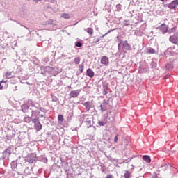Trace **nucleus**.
Returning <instances> with one entry per match:
<instances>
[{
  "instance_id": "nucleus-1",
  "label": "nucleus",
  "mask_w": 178,
  "mask_h": 178,
  "mask_svg": "<svg viewBox=\"0 0 178 178\" xmlns=\"http://www.w3.org/2000/svg\"><path fill=\"white\" fill-rule=\"evenodd\" d=\"M32 122L34 123L35 130H36V131H41L42 124H41V122H40V118H33Z\"/></svg>"
},
{
  "instance_id": "nucleus-2",
  "label": "nucleus",
  "mask_w": 178,
  "mask_h": 178,
  "mask_svg": "<svg viewBox=\"0 0 178 178\" xmlns=\"http://www.w3.org/2000/svg\"><path fill=\"white\" fill-rule=\"evenodd\" d=\"M31 106L33 108H31L32 110V118H38L40 115V111L37 109L40 108V106L38 104H31ZM34 108L36 110H34Z\"/></svg>"
},
{
  "instance_id": "nucleus-3",
  "label": "nucleus",
  "mask_w": 178,
  "mask_h": 178,
  "mask_svg": "<svg viewBox=\"0 0 178 178\" xmlns=\"http://www.w3.org/2000/svg\"><path fill=\"white\" fill-rule=\"evenodd\" d=\"M80 90H71L69 94L70 98H77L80 95Z\"/></svg>"
},
{
  "instance_id": "nucleus-4",
  "label": "nucleus",
  "mask_w": 178,
  "mask_h": 178,
  "mask_svg": "<svg viewBox=\"0 0 178 178\" xmlns=\"http://www.w3.org/2000/svg\"><path fill=\"white\" fill-rule=\"evenodd\" d=\"M40 69L42 72H45V73H52V72L55 70V68L51 67L49 66H46V67L41 66Z\"/></svg>"
},
{
  "instance_id": "nucleus-5",
  "label": "nucleus",
  "mask_w": 178,
  "mask_h": 178,
  "mask_svg": "<svg viewBox=\"0 0 178 178\" xmlns=\"http://www.w3.org/2000/svg\"><path fill=\"white\" fill-rule=\"evenodd\" d=\"M12 154V152L10 150V148H7L4 152H3V159H6V158H9L10 156V154Z\"/></svg>"
},
{
  "instance_id": "nucleus-6",
  "label": "nucleus",
  "mask_w": 178,
  "mask_h": 178,
  "mask_svg": "<svg viewBox=\"0 0 178 178\" xmlns=\"http://www.w3.org/2000/svg\"><path fill=\"white\" fill-rule=\"evenodd\" d=\"M158 30H160V31L163 33L165 34V33H168V26L165 24H162L160 26H159Z\"/></svg>"
},
{
  "instance_id": "nucleus-7",
  "label": "nucleus",
  "mask_w": 178,
  "mask_h": 178,
  "mask_svg": "<svg viewBox=\"0 0 178 178\" xmlns=\"http://www.w3.org/2000/svg\"><path fill=\"white\" fill-rule=\"evenodd\" d=\"M108 105H109V103L108 102L104 100V102H102V104L100 106L102 112H105V111H106L108 109Z\"/></svg>"
},
{
  "instance_id": "nucleus-8",
  "label": "nucleus",
  "mask_w": 178,
  "mask_h": 178,
  "mask_svg": "<svg viewBox=\"0 0 178 178\" xmlns=\"http://www.w3.org/2000/svg\"><path fill=\"white\" fill-rule=\"evenodd\" d=\"M177 5L178 0H174L168 5V8H169V9H175V8H177Z\"/></svg>"
},
{
  "instance_id": "nucleus-9",
  "label": "nucleus",
  "mask_w": 178,
  "mask_h": 178,
  "mask_svg": "<svg viewBox=\"0 0 178 178\" xmlns=\"http://www.w3.org/2000/svg\"><path fill=\"white\" fill-rule=\"evenodd\" d=\"M101 63L105 66H109V58L106 56H103L101 59Z\"/></svg>"
},
{
  "instance_id": "nucleus-10",
  "label": "nucleus",
  "mask_w": 178,
  "mask_h": 178,
  "mask_svg": "<svg viewBox=\"0 0 178 178\" xmlns=\"http://www.w3.org/2000/svg\"><path fill=\"white\" fill-rule=\"evenodd\" d=\"M8 88V80H2L0 81V90Z\"/></svg>"
},
{
  "instance_id": "nucleus-11",
  "label": "nucleus",
  "mask_w": 178,
  "mask_h": 178,
  "mask_svg": "<svg viewBox=\"0 0 178 178\" xmlns=\"http://www.w3.org/2000/svg\"><path fill=\"white\" fill-rule=\"evenodd\" d=\"M95 74L94 73V71H92V70L91 68H88L86 70V76H88L90 79H92V77H94Z\"/></svg>"
},
{
  "instance_id": "nucleus-12",
  "label": "nucleus",
  "mask_w": 178,
  "mask_h": 178,
  "mask_svg": "<svg viewBox=\"0 0 178 178\" xmlns=\"http://www.w3.org/2000/svg\"><path fill=\"white\" fill-rule=\"evenodd\" d=\"M170 41L172 42V44H175L176 45H178V38L177 36H170Z\"/></svg>"
},
{
  "instance_id": "nucleus-13",
  "label": "nucleus",
  "mask_w": 178,
  "mask_h": 178,
  "mask_svg": "<svg viewBox=\"0 0 178 178\" xmlns=\"http://www.w3.org/2000/svg\"><path fill=\"white\" fill-rule=\"evenodd\" d=\"M122 47L124 49H126V51H129V49H130V45L127 42V40H125L122 42Z\"/></svg>"
},
{
  "instance_id": "nucleus-14",
  "label": "nucleus",
  "mask_w": 178,
  "mask_h": 178,
  "mask_svg": "<svg viewBox=\"0 0 178 178\" xmlns=\"http://www.w3.org/2000/svg\"><path fill=\"white\" fill-rule=\"evenodd\" d=\"M29 108H30V104L29 103L24 104L21 106L22 112H26V111H27V109H29Z\"/></svg>"
},
{
  "instance_id": "nucleus-15",
  "label": "nucleus",
  "mask_w": 178,
  "mask_h": 178,
  "mask_svg": "<svg viewBox=\"0 0 178 178\" xmlns=\"http://www.w3.org/2000/svg\"><path fill=\"white\" fill-rule=\"evenodd\" d=\"M85 108H86V110L87 111V112H88V111H90V109H91V102H86L84 104H83Z\"/></svg>"
},
{
  "instance_id": "nucleus-16",
  "label": "nucleus",
  "mask_w": 178,
  "mask_h": 178,
  "mask_svg": "<svg viewBox=\"0 0 178 178\" xmlns=\"http://www.w3.org/2000/svg\"><path fill=\"white\" fill-rule=\"evenodd\" d=\"M143 159L145 161V162H147V163H149L151 162V157L148 155H144L143 156Z\"/></svg>"
},
{
  "instance_id": "nucleus-17",
  "label": "nucleus",
  "mask_w": 178,
  "mask_h": 178,
  "mask_svg": "<svg viewBox=\"0 0 178 178\" xmlns=\"http://www.w3.org/2000/svg\"><path fill=\"white\" fill-rule=\"evenodd\" d=\"M108 94V85L103 83V95Z\"/></svg>"
},
{
  "instance_id": "nucleus-18",
  "label": "nucleus",
  "mask_w": 178,
  "mask_h": 178,
  "mask_svg": "<svg viewBox=\"0 0 178 178\" xmlns=\"http://www.w3.org/2000/svg\"><path fill=\"white\" fill-rule=\"evenodd\" d=\"M84 31H86L88 34H90V35H92L94 34V29H92V28L85 29Z\"/></svg>"
},
{
  "instance_id": "nucleus-19",
  "label": "nucleus",
  "mask_w": 178,
  "mask_h": 178,
  "mask_svg": "<svg viewBox=\"0 0 178 178\" xmlns=\"http://www.w3.org/2000/svg\"><path fill=\"white\" fill-rule=\"evenodd\" d=\"M17 175L27 176L30 175V171H17Z\"/></svg>"
},
{
  "instance_id": "nucleus-20",
  "label": "nucleus",
  "mask_w": 178,
  "mask_h": 178,
  "mask_svg": "<svg viewBox=\"0 0 178 178\" xmlns=\"http://www.w3.org/2000/svg\"><path fill=\"white\" fill-rule=\"evenodd\" d=\"M61 17H63V19H70V17H70V14L69 13H63Z\"/></svg>"
},
{
  "instance_id": "nucleus-21",
  "label": "nucleus",
  "mask_w": 178,
  "mask_h": 178,
  "mask_svg": "<svg viewBox=\"0 0 178 178\" xmlns=\"http://www.w3.org/2000/svg\"><path fill=\"white\" fill-rule=\"evenodd\" d=\"M124 178H130V177H131V174L130 173V172L127 170L124 172Z\"/></svg>"
},
{
  "instance_id": "nucleus-22",
  "label": "nucleus",
  "mask_w": 178,
  "mask_h": 178,
  "mask_svg": "<svg viewBox=\"0 0 178 178\" xmlns=\"http://www.w3.org/2000/svg\"><path fill=\"white\" fill-rule=\"evenodd\" d=\"M147 54H155V49L153 48L149 47L147 49Z\"/></svg>"
},
{
  "instance_id": "nucleus-23",
  "label": "nucleus",
  "mask_w": 178,
  "mask_h": 178,
  "mask_svg": "<svg viewBox=\"0 0 178 178\" xmlns=\"http://www.w3.org/2000/svg\"><path fill=\"white\" fill-rule=\"evenodd\" d=\"M6 79H12V77H13V75L12 74V72H6Z\"/></svg>"
},
{
  "instance_id": "nucleus-24",
  "label": "nucleus",
  "mask_w": 178,
  "mask_h": 178,
  "mask_svg": "<svg viewBox=\"0 0 178 178\" xmlns=\"http://www.w3.org/2000/svg\"><path fill=\"white\" fill-rule=\"evenodd\" d=\"M25 123H30V122H33V119L31 117H25L24 119Z\"/></svg>"
},
{
  "instance_id": "nucleus-25",
  "label": "nucleus",
  "mask_w": 178,
  "mask_h": 178,
  "mask_svg": "<svg viewBox=\"0 0 178 178\" xmlns=\"http://www.w3.org/2000/svg\"><path fill=\"white\" fill-rule=\"evenodd\" d=\"M134 35H137L138 37H141V35H143V33L140 31H135Z\"/></svg>"
},
{
  "instance_id": "nucleus-26",
  "label": "nucleus",
  "mask_w": 178,
  "mask_h": 178,
  "mask_svg": "<svg viewBox=\"0 0 178 178\" xmlns=\"http://www.w3.org/2000/svg\"><path fill=\"white\" fill-rule=\"evenodd\" d=\"M75 47H78V48H81L83 47V43L81 42L78 41L75 43Z\"/></svg>"
},
{
  "instance_id": "nucleus-27",
  "label": "nucleus",
  "mask_w": 178,
  "mask_h": 178,
  "mask_svg": "<svg viewBox=\"0 0 178 178\" xmlns=\"http://www.w3.org/2000/svg\"><path fill=\"white\" fill-rule=\"evenodd\" d=\"M75 65H79L80 63V57H76L74 60Z\"/></svg>"
},
{
  "instance_id": "nucleus-28",
  "label": "nucleus",
  "mask_w": 178,
  "mask_h": 178,
  "mask_svg": "<svg viewBox=\"0 0 178 178\" xmlns=\"http://www.w3.org/2000/svg\"><path fill=\"white\" fill-rule=\"evenodd\" d=\"M17 166V164L16 163V161H13L11 163V168L13 169H15Z\"/></svg>"
},
{
  "instance_id": "nucleus-29",
  "label": "nucleus",
  "mask_w": 178,
  "mask_h": 178,
  "mask_svg": "<svg viewBox=\"0 0 178 178\" xmlns=\"http://www.w3.org/2000/svg\"><path fill=\"white\" fill-rule=\"evenodd\" d=\"M15 22H16V23H17L18 24H20V26H21L22 27H24V29H26V30H28V31H29V33H31V31L29 28H27V27L25 26L24 25H23V24H22L17 22V21H15Z\"/></svg>"
},
{
  "instance_id": "nucleus-30",
  "label": "nucleus",
  "mask_w": 178,
  "mask_h": 178,
  "mask_svg": "<svg viewBox=\"0 0 178 178\" xmlns=\"http://www.w3.org/2000/svg\"><path fill=\"white\" fill-rule=\"evenodd\" d=\"M58 122H63V115H58Z\"/></svg>"
},
{
  "instance_id": "nucleus-31",
  "label": "nucleus",
  "mask_w": 178,
  "mask_h": 178,
  "mask_svg": "<svg viewBox=\"0 0 178 178\" xmlns=\"http://www.w3.org/2000/svg\"><path fill=\"white\" fill-rule=\"evenodd\" d=\"M83 67H84V65L83 64L79 65V72H81V73H83Z\"/></svg>"
},
{
  "instance_id": "nucleus-32",
  "label": "nucleus",
  "mask_w": 178,
  "mask_h": 178,
  "mask_svg": "<svg viewBox=\"0 0 178 178\" xmlns=\"http://www.w3.org/2000/svg\"><path fill=\"white\" fill-rule=\"evenodd\" d=\"M143 167H144V165H140V166L136 167L137 171L141 172V170H143Z\"/></svg>"
},
{
  "instance_id": "nucleus-33",
  "label": "nucleus",
  "mask_w": 178,
  "mask_h": 178,
  "mask_svg": "<svg viewBox=\"0 0 178 178\" xmlns=\"http://www.w3.org/2000/svg\"><path fill=\"white\" fill-rule=\"evenodd\" d=\"M151 66H152V67L153 69H155V67H156V63L152 61V62L151 63Z\"/></svg>"
},
{
  "instance_id": "nucleus-34",
  "label": "nucleus",
  "mask_w": 178,
  "mask_h": 178,
  "mask_svg": "<svg viewBox=\"0 0 178 178\" xmlns=\"http://www.w3.org/2000/svg\"><path fill=\"white\" fill-rule=\"evenodd\" d=\"M161 169L162 170H166L168 169V165H161Z\"/></svg>"
},
{
  "instance_id": "nucleus-35",
  "label": "nucleus",
  "mask_w": 178,
  "mask_h": 178,
  "mask_svg": "<svg viewBox=\"0 0 178 178\" xmlns=\"http://www.w3.org/2000/svg\"><path fill=\"white\" fill-rule=\"evenodd\" d=\"M52 101H54V102H58V97L52 96Z\"/></svg>"
},
{
  "instance_id": "nucleus-36",
  "label": "nucleus",
  "mask_w": 178,
  "mask_h": 178,
  "mask_svg": "<svg viewBox=\"0 0 178 178\" xmlns=\"http://www.w3.org/2000/svg\"><path fill=\"white\" fill-rule=\"evenodd\" d=\"M116 8L118 9V10H120V9H122V5L117 4L116 5Z\"/></svg>"
},
{
  "instance_id": "nucleus-37",
  "label": "nucleus",
  "mask_w": 178,
  "mask_h": 178,
  "mask_svg": "<svg viewBox=\"0 0 178 178\" xmlns=\"http://www.w3.org/2000/svg\"><path fill=\"white\" fill-rule=\"evenodd\" d=\"M99 41H100L99 38L95 39L93 40V44H97V42H99Z\"/></svg>"
},
{
  "instance_id": "nucleus-38",
  "label": "nucleus",
  "mask_w": 178,
  "mask_h": 178,
  "mask_svg": "<svg viewBox=\"0 0 178 178\" xmlns=\"http://www.w3.org/2000/svg\"><path fill=\"white\" fill-rule=\"evenodd\" d=\"M47 24H54V21L53 20L47 21Z\"/></svg>"
},
{
  "instance_id": "nucleus-39",
  "label": "nucleus",
  "mask_w": 178,
  "mask_h": 178,
  "mask_svg": "<svg viewBox=\"0 0 178 178\" xmlns=\"http://www.w3.org/2000/svg\"><path fill=\"white\" fill-rule=\"evenodd\" d=\"M40 111H41V112H44V113H47V110H45V108H40Z\"/></svg>"
},
{
  "instance_id": "nucleus-40",
  "label": "nucleus",
  "mask_w": 178,
  "mask_h": 178,
  "mask_svg": "<svg viewBox=\"0 0 178 178\" xmlns=\"http://www.w3.org/2000/svg\"><path fill=\"white\" fill-rule=\"evenodd\" d=\"M99 126H104L105 124V122L100 121V122H99Z\"/></svg>"
},
{
  "instance_id": "nucleus-41",
  "label": "nucleus",
  "mask_w": 178,
  "mask_h": 178,
  "mask_svg": "<svg viewBox=\"0 0 178 178\" xmlns=\"http://www.w3.org/2000/svg\"><path fill=\"white\" fill-rule=\"evenodd\" d=\"M41 1L42 0H33V2H34L35 3H38V2H41Z\"/></svg>"
},
{
  "instance_id": "nucleus-42",
  "label": "nucleus",
  "mask_w": 178,
  "mask_h": 178,
  "mask_svg": "<svg viewBox=\"0 0 178 178\" xmlns=\"http://www.w3.org/2000/svg\"><path fill=\"white\" fill-rule=\"evenodd\" d=\"M170 68L172 69V65L169 64L166 65V69H170Z\"/></svg>"
},
{
  "instance_id": "nucleus-43",
  "label": "nucleus",
  "mask_w": 178,
  "mask_h": 178,
  "mask_svg": "<svg viewBox=\"0 0 178 178\" xmlns=\"http://www.w3.org/2000/svg\"><path fill=\"white\" fill-rule=\"evenodd\" d=\"M114 143H118V136L114 138Z\"/></svg>"
},
{
  "instance_id": "nucleus-44",
  "label": "nucleus",
  "mask_w": 178,
  "mask_h": 178,
  "mask_svg": "<svg viewBox=\"0 0 178 178\" xmlns=\"http://www.w3.org/2000/svg\"><path fill=\"white\" fill-rule=\"evenodd\" d=\"M28 162H29V163H33V159H29Z\"/></svg>"
},
{
  "instance_id": "nucleus-45",
  "label": "nucleus",
  "mask_w": 178,
  "mask_h": 178,
  "mask_svg": "<svg viewBox=\"0 0 178 178\" xmlns=\"http://www.w3.org/2000/svg\"><path fill=\"white\" fill-rule=\"evenodd\" d=\"M171 30L172 31H175V28H172Z\"/></svg>"
},
{
  "instance_id": "nucleus-46",
  "label": "nucleus",
  "mask_w": 178,
  "mask_h": 178,
  "mask_svg": "<svg viewBox=\"0 0 178 178\" xmlns=\"http://www.w3.org/2000/svg\"><path fill=\"white\" fill-rule=\"evenodd\" d=\"M40 118H44V115H40Z\"/></svg>"
},
{
  "instance_id": "nucleus-47",
  "label": "nucleus",
  "mask_w": 178,
  "mask_h": 178,
  "mask_svg": "<svg viewBox=\"0 0 178 178\" xmlns=\"http://www.w3.org/2000/svg\"><path fill=\"white\" fill-rule=\"evenodd\" d=\"M49 0H44V2H48Z\"/></svg>"
},
{
  "instance_id": "nucleus-48",
  "label": "nucleus",
  "mask_w": 178,
  "mask_h": 178,
  "mask_svg": "<svg viewBox=\"0 0 178 178\" xmlns=\"http://www.w3.org/2000/svg\"><path fill=\"white\" fill-rule=\"evenodd\" d=\"M160 1H161V2H163V1H165V0H160Z\"/></svg>"
},
{
  "instance_id": "nucleus-49",
  "label": "nucleus",
  "mask_w": 178,
  "mask_h": 178,
  "mask_svg": "<svg viewBox=\"0 0 178 178\" xmlns=\"http://www.w3.org/2000/svg\"><path fill=\"white\" fill-rule=\"evenodd\" d=\"M77 23H79V22H76V24H74V26H76L77 24Z\"/></svg>"
},
{
  "instance_id": "nucleus-50",
  "label": "nucleus",
  "mask_w": 178,
  "mask_h": 178,
  "mask_svg": "<svg viewBox=\"0 0 178 178\" xmlns=\"http://www.w3.org/2000/svg\"><path fill=\"white\" fill-rule=\"evenodd\" d=\"M41 74L44 75V72H41Z\"/></svg>"
},
{
  "instance_id": "nucleus-51",
  "label": "nucleus",
  "mask_w": 178,
  "mask_h": 178,
  "mask_svg": "<svg viewBox=\"0 0 178 178\" xmlns=\"http://www.w3.org/2000/svg\"><path fill=\"white\" fill-rule=\"evenodd\" d=\"M13 91H16V89H13Z\"/></svg>"
},
{
  "instance_id": "nucleus-52",
  "label": "nucleus",
  "mask_w": 178,
  "mask_h": 178,
  "mask_svg": "<svg viewBox=\"0 0 178 178\" xmlns=\"http://www.w3.org/2000/svg\"><path fill=\"white\" fill-rule=\"evenodd\" d=\"M27 1H30V0H27Z\"/></svg>"
}]
</instances>
